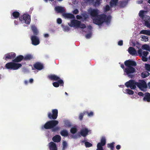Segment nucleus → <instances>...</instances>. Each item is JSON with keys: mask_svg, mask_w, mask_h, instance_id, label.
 Masks as SVG:
<instances>
[{"mask_svg": "<svg viewBox=\"0 0 150 150\" xmlns=\"http://www.w3.org/2000/svg\"><path fill=\"white\" fill-rule=\"evenodd\" d=\"M58 111L57 109H53L52 112H48L47 114L48 117L50 119L53 120L47 121L43 126L42 127V129H51L52 132H56L59 130L60 127L59 126H56L58 123V121L55 120L58 116Z\"/></svg>", "mask_w": 150, "mask_h": 150, "instance_id": "nucleus-1", "label": "nucleus"}, {"mask_svg": "<svg viewBox=\"0 0 150 150\" xmlns=\"http://www.w3.org/2000/svg\"><path fill=\"white\" fill-rule=\"evenodd\" d=\"M124 64L126 68L124 69V74H127L129 77L132 78L134 77V75L132 74L136 72V69L133 67L137 66L136 62L134 61L129 59L125 61Z\"/></svg>", "mask_w": 150, "mask_h": 150, "instance_id": "nucleus-2", "label": "nucleus"}, {"mask_svg": "<svg viewBox=\"0 0 150 150\" xmlns=\"http://www.w3.org/2000/svg\"><path fill=\"white\" fill-rule=\"evenodd\" d=\"M48 77L50 80L57 81L53 83L52 85L54 87H58L59 85L61 86H64V82L59 76L55 74H51L49 75Z\"/></svg>", "mask_w": 150, "mask_h": 150, "instance_id": "nucleus-3", "label": "nucleus"}, {"mask_svg": "<svg viewBox=\"0 0 150 150\" xmlns=\"http://www.w3.org/2000/svg\"><path fill=\"white\" fill-rule=\"evenodd\" d=\"M22 66V65L21 64L16 63L12 61L6 63L5 65V67L8 69L16 70L21 67Z\"/></svg>", "mask_w": 150, "mask_h": 150, "instance_id": "nucleus-4", "label": "nucleus"}, {"mask_svg": "<svg viewBox=\"0 0 150 150\" xmlns=\"http://www.w3.org/2000/svg\"><path fill=\"white\" fill-rule=\"evenodd\" d=\"M106 15L104 14L98 15L96 17L93 19V22L95 24L98 25H101L105 22Z\"/></svg>", "mask_w": 150, "mask_h": 150, "instance_id": "nucleus-5", "label": "nucleus"}, {"mask_svg": "<svg viewBox=\"0 0 150 150\" xmlns=\"http://www.w3.org/2000/svg\"><path fill=\"white\" fill-rule=\"evenodd\" d=\"M125 85L128 88H130L131 89H134L136 88L137 82L134 80H130L126 82Z\"/></svg>", "mask_w": 150, "mask_h": 150, "instance_id": "nucleus-6", "label": "nucleus"}, {"mask_svg": "<svg viewBox=\"0 0 150 150\" xmlns=\"http://www.w3.org/2000/svg\"><path fill=\"white\" fill-rule=\"evenodd\" d=\"M19 20L21 21H24L25 23L29 24L31 21L30 16L28 14H24L22 16L19 18Z\"/></svg>", "mask_w": 150, "mask_h": 150, "instance_id": "nucleus-7", "label": "nucleus"}, {"mask_svg": "<svg viewBox=\"0 0 150 150\" xmlns=\"http://www.w3.org/2000/svg\"><path fill=\"white\" fill-rule=\"evenodd\" d=\"M91 16L95 18L99 14V11L98 9H92L90 8L88 10Z\"/></svg>", "mask_w": 150, "mask_h": 150, "instance_id": "nucleus-8", "label": "nucleus"}, {"mask_svg": "<svg viewBox=\"0 0 150 150\" xmlns=\"http://www.w3.org/2000/svg\"><path fill=\"white\" fill-rule=\"evenodd\" d=\"M69 25L71 27L79 28L80 25V21L75 19L71 21L70 23H68Z\"/></svg>", "mask_w": 150, "mask_h": 150, "instance_id": "nucleus-9", "label": "nucleus"}, {"mask_svg": "<svg viewBox=\"0 0 150 150\" xmlns=\"http://www.w3.org/2000/svg\"><path fill=\"white\" fill-rule=\"evenodd\" d=\"M16 56V54L15 53L10 52L5 54L3 59L6 60L8 59H12L13 60Z\"/></svg>", "mask_w": 150, "mask_h": 150, "instance_id": "nucleus-10", "label": "nucleus"}, {"mask_svg": "<svg viewBox=\"0 0 150 150\" xmlns=\"http://www.w3.org/2000/svg\"><path fill=\"white\" fill-rule=\"evenodd\" d=\"M137 86L141 89L143 88H146L147 87L146 82L143 80H141L140 82H137Z\"/></svg>", "mask_w": 150, "mask_h": 150, "instance_id": "nucleus-11", "label": "nucleus"}, {"mask_svg": "<svg viewBox=\"0 0 150 150\" xmlns=\"http://www.w3.org/2000/svg\"><path fill=\"white\" fill-rule=\"evenodd\" d=\"M31 39L32 44L34 45H38L40 43L39 38L35 35H32L31 36Z\"/></svg>", "mask_w": 150, "mask_h": 150, "instance_id": "nucleus-12", "label": "nucleus"}, {"mask_svg": "<svg viewBox=\"0 0 150 150\" xmlns=\"http://www.w3.org/2000/svg\"><path fill=\"white\" fill-rule=\"evenodd\" d=\"M33 67L36 69L41 70L43 68V65L39 62H36L33 64Z\"/></svg>", "mask_w": 150, "mask_h": 150, "instance_id": "nucleus-13", "label": "nucleus"}, {"mask_svg": "<svg viewBox=\"0 0 150 150\" xmlns=\"http://www.w3.org/2000/svg\"><path fill=\"white\" fill-rule=\"evenodd\" d=\"M23 60H24V56L22 55H19L16 57L12 61L17 63L21 62Z\"/></svg>", "mask_w": 150, "mask_h": 150, "instance_id": "nucleus-14", "label": "nucleus"}, {"mask_svg": "<svg viewBox=\"0 0 150 150\" xmlns=\"http://www.w3.org/2000/svg\"><path fill=\"white\" fill-rule=\"evenodd\" d=\"M129 53L132 56L137 55V52L135 48L132 47H129L128 49Z\"/></svg>", "mask_w": 150, "mask_h": 150, "instance_id": "nucleus-15", "label": "nucleus"}, {"mask_svg": "<svg viewBox=\"0 0 150 150\" xmlns=\"http://www.w3.org/2000/svg\"><path fill=\"white\" fill-rule=\"evenodd\" d=\"M50 150H57L56 144L53 142H50L49 144Z\"/></svg>", "mask_w": 150, "mask_h": 150, "instance_id": "nucleus-16", "label": "nucleus"}, {"mask_svg": "<svg viewBox=\"0 0 150 150\" xmlns=\"http://www.w3.org/2000/svg\"><path fill=\"white\" fill-rule=\"evenodd\" d=\"M89 131L87 128H85L81 130L80 134L82 136L84 137L88 134Z\"/></svg>", "mask_w": 150, "mask_h": 150, "instance_id": "nucleus-17", "label": "nucleus"}, {"mask_svg": "<svg viewBox=\"0 0 150 150\" xmlns=\"http://www.w3.org/2000/svg\"><path fill=\"white\" fill-rule=\"evenodd\" d=\"M62 15L66 18L74 19L75 18L74 15L71 13H63Z\"/></svg>", "mask_w": 150, "mask_h": 150, "instance_id": "nucleus-18", "label": "nucleus"}, {"mask_svg": "<svg viewBox=\"0 0 150 150\" xmlns=\"http://www.w3.org/2000/svg\"><path fill=\"white\" fill-rule=\"evenodd\" d=\"M54 9L57 13H62L64 12L65 11L64 8L60 6L55 7Z\"/></svg>", "mask_w": 150, "mask_h": 150, "instance_id": "nucleus-19", "label": "nucleus"}, {"mask_svg": "<svg viewBox=\"0 0 150 150\" xmlns=\"http://www.w3.org/2000/svg\"><path fill=\"white\" fill-rule=\"evenodd\" d=\"M137 52L139 55L140 57L142 56V55H143V56L146 57L148 54L147 51H144L142 53V50L141 49H139Z\"/></svg>", "mask_w": 150, "mask_h": 150, "instance_id": "nucleus-20", "label": "nucleus"}, {"mask_svg": "<svg viewBox=\"0 0 150 150\" xmlns=\"http://www.w3.org/2000/svg\"><path fill=\"white\" fill-rule=\"evenodd\" d=\"M52 140L54 142H59L61 141V137L59 135H56L52 138Z\"/></svg>", "mask_w": 150, "mask_h": 150, "instance_id": "nucleus-21", "label": "nucleus"}, {"mask_svg": "<svg viewBox=\"0 0 150 150\" xmlns=\"http://www.w3.org/2000/svg\"><path fill=\"white\" fill-rule=\"evenodd\" d=\"M143 100L145 101L150 102V93H146L143 98Z\"/></svg>", "mask_w": 150, "mask_h": 150, "instance_id": "nucleus-22", "label": "nucleus"}, {"mask_svg": "<svg viewBox=\"0 0 150 150\" xmlns=\"http://www.w3.org/2000/svg\"><path fill=\"white\" fill-rule=\"evenodd\" d=\"M118 0H111L109 4L111 7L116 6L118 3Z\"/></svg>", "mask_w": 150, "mask_h": 150, "instance_id": "nucleus-23", "label": "nucleus"}, {"mask_svg": "<svg viewBox=\"0 0 150 150\" xmlns=\"http://www.w3.org/2000/svg\"><path fill=\"white\" fill-rule=\"evenodd\" d=\"M33 59V57L31 54H27L24 57V60L25 61L30 60Z\"/></svg>", "mask_w": 150, "mask_h": 150, "instance_id": "nucleus-24", "label": "nucleus"}, {"mask_svg": "<svg viewBox=\"0 0 150 150\" xmlns=\"http://www.w3.org/2000/svg\"><path fill=\"white\" fill-rule=\"evenodd\" d=\"M31 29L34 35H37L38 33V31L37 28L35 25H33L31 27Z\"/></svg>", "mask_w": 150, "mask_h": 150, "instance_id": "nucleus-25", "label": "nucleus"}, {"mask_svg": "<svg viewBox=\"0 0 150 150\" xmlns=\"http://www.w3.org/2000/svg\"><path fill=\"white\" fill-rule=\"evenodd\" d=\"M20 14L17 11H14L12 13V16L13 17V19H16L19 18Z\"/></svg>", "mask_w": 150, "mask_h": 150, "instance_id": "nucleus-26", "label": "nucleus"}, {"mask_svg": "<svg viewBox=\"0 0 150 150\" xmlns=\"http://www.w3.org/2000/svg\"><path fill=\"white\" fill-rule=\"evenodd\" d=\"M61 135L63 137H66L68 135V131L65 129L62 130L60 132Z\"/></svg>", "mask_w": 150, "mask_h": 150, "instance_id": "nucleus-27", "label": "nucleus"}, {"mask_svg": "<svg viewBox=\"0 0 150 150\" xmlns=\"http://www.w3.org/2000/svg\"><path fill=\"white\" fill-rule=\"evenodd\" d=\"M140 33L150 36V30H143L140 31Z\"/></svg>", "mask_w": 150, "mask_h": 150, "instance_id": "nucleus-28", "label": "nucleus"}, {"mask_svg": "<svg viewBox=\"0 0 150 150\" xmlns=\"http://www.w3.org/2000/svg\"><path fill=\"white\" fill-rule=\"evenodd\" d=\"M127 2L125 1H120L119 3V6L120 7H124L127 4Z\"/></svg>", "mask_w": 150, "mask_h": 150, "instance_id": "nucleus-29", "label": "nucleus"}, {"mask_svg": "<svg viewBox=\"0 0 150 150\" xmlns=\"http://www.w3.org/2000/svg\"><path fill=\"white\" fill-rule=\"evenodd\" d=\"M142 19L144 22V23H146L147 21L150 22V17L148 16H145Z\"/></svg>", "mask_w": 150, "mask_h": 150, "instance_id": "nucleus-30", "label": "nucleus"}, {"mask_svg": "<svg viewBox=\"0 0 150 150\" xmlns=\"http://www.w3.org/2000/svg\"><path fill=\"white\" fill-rule=\"evenodd\" d=\"M142 49L150 51V47L147 44L143 45L142 46Z\"/></svg>", "mask_w": 150, "mask_h": 150, "instance_id": "nucleus-31", "label": "nucleus"}, {"mask_svg": "<svg viewBox=\"0 0 150 150\" xmlns=\"http://www.w3.org/2000/svg\"><path fill=\"white\" fill-rule=\"evenodd\" d=\"M144 12L145 11L144 10H141L139 12V16L142 19L145 16L144 15Z\"/></svg>", "mask_w": 150, "mask_h": 150, "instance_id": "nucleus-32", "label": "nucleus"}, {"mask_svg": "<svg viewBox=\"0 0 150 150\" xmlns=\"http://www.w3.org/2000/svg\"><path fill=\"white\" fill-rule=\"evenodd\" d=\"M114 142H112L110 144H109L108 145V148H110L111 150H114Z\"/></svg>", "mask_w": 150, "mask_h": 150, "instance_id": "nucleus-33", "label": "nucleus"}, {"mask_svg": "<svg viewBox=\"0 0 150 150\" xmlns=\"http://www.w3.org/2000/svg\"><path fill=\"white\" fill-rule=\"evenodd\" d=\"M70 131L71 133L74 134L77 131V129L75 127H73L71 129Z\"/></svg>", "mask_w": 150, "mask_h": 150, "instance_id": "nucleus-34", "label": "nucleus"}, {"mask_svg": "<svg viewBox=\"0 0 150 150\" xmlns=\"http://www.w3.org/2000/svg\"><path fill=\"white\" fill-rule=\"evenodd\" d=\"M141 38L142 40L141 39V40L144 41V42L148 41L149 40L148 37L145 35H142Z\"/></svg>", "mask_w": 150, "mask_h": 150, "instance_id": "nucleus-35", "label": "nucleus"}, {"mask_svg": "<svg viewBox=\"0 0 150 150\" xmlns=\"http://www.w3.org/2000/svg\"><path fill=\"white\" fill-rule=\"evenodd\" d=\"M111 18V16H109L107 17V16L106 15L105 18V22L106 23L109 22L110 21Z\"/></svg>", "mask_w": 150, "mask_h": 150, "instance_id": "nucleus-36", "label": "nucleus"}, {"mask_svg": "<svg viewBox=\"0 0 150 150\" xmlns=\"http://www.w3.org/2000/svg\"><path fill=\"white\" fill-rule=\"evenodd\" d=\"M84 113L87 114L89 117L93 116V112L92 111L89 112L88 111H84Z\"/></svg>", "mask_w": 150, "mask_h": 150, "instance_id": "nucleus-37", "label": "nucleus"}, {"mask_svg": "<svg viewBox=\"0 0 150 150\" xmlns=\"http://www.w3.org/2000/svg\"><path fill=\"white\" fill-rule=\"evenodd\" d=\"M145 68L146 70L150 72V64H145Z\"/></svg>", "mask_w": 150, "mask_h": 150, "instance_id": "nucleus-38", "label": "nucleus"}, {"mask_svg": "<svg viewBox=\"0 0 150 150\" xmlns=\"http://www.w3.org/2000/svg\"><path fill=\"white\" fill-rule=\"evenodd\" d=\"M86 113H84V111L83 113H81L79 116V119L80 120H83V117Z\"/></svg>", "mask_w": 150, "mask_h": 150, "instance_id": "nucleus-39", "label": "nucleus"}, {"mask_svg": "<svg viewBox=\"0 0 150 150\" xmlns=\"http://www.w3.org/2000/svg\"><path fill=\"white\" fill-rule=\"evenodd\" d=\"M102 144V146H104L106 144V140L105 137H103L101 140L100 142Z\"/></svg>", "mask_w": 150, "mask_h": 150, "instance_id": "nucleus-40", "label": "nucleus"}, {"mask_svg": "<svg viewBox=\"0 0 150 150\" xmlns=\"http://www.w3.org/2000/svg\"><path fill=\"white\" fill-rule=\"evenodd\" d=\"M127 93L130 95H133L134 94V91L129 89H126Z\"/></svg>", "mask_w": 150, "mask_h": 150, "instance_id": "nucleus-41", "label": "nucleus"}, {"mask_svg": "<svg viewBox=\"0 0 150 150\" xmlns=\"http://www.w3.org/2000/svg\"><path fill=\"white\" fill-rule=\"evenodd\" d=\"M85 144L86 147H89L92 146V144L88 142H86Z\"/></svg>", "mask_w": 150, "mask_h": 150, "instance_id": "nucleus-42", "label": "nucleus"}, {"mask_svg": "<svg viewBox=\"0 0 150 150\" xmlns=\"http://www.w3.org/2000/svg\"><path fill=\"white\" fill-rule=\"evenodd\" d=\"M89 33L88 34L85 35V37L87 39L90 38L91 36V30H89Z\"/></svg>", "mask_w": 150, "mask_h": 150, "instance_id": "nucleus-43", "label": "nucleus"}, {"mask_svg": "<svg viewBox=\"0 0 150 150\" xmlns=\"http://www.w3.org/2000/svg\"><path fill=\"white\" fill-rule=\"evenodd\" d=\"M63 149L64 150L67 146V144L66 141H64L62 143Z\"/></svg>", "mask_w": 150, "mask_h": 150, "instance_id": "nucleus-44", "label": "nucleus"}, {"mask_svg": "<svg viewBox=\"0 0 150 150\" xmlns=\"http://www.w3.org/2000/svg\"><path fill=\"white\" fill-rule=\"evenodd\" d=\"M110 10V7L109 5H107L106 6L104 9V11H108Z\"/></svg>", "mask_w": 150, "mask_h": 150, "instance_id": "nucleus-45", "label": "nucleus"}, {"mask_svg": "<svg viewBox=\"0 0 150 150\" xmlns=\"http://www.w3.org/2000/svg\"><path fill=\"white\" fill-rule=\"evenodd\" d=\"M81 28H86V25L83 23H81V22L80 21V25L79 27Z\"/></svg>", "mask_w": 150, "mask_h": 150, "instance_id": "nucleus-46", "label": "nucleus"}, {"mask_svg": "<svg viewBox=\"0 0 150 150\" xmlns=\"http://www.w3.org/2000/svg\"><path fill=\"white\" fill-rule=\"evenodd\" d=\"M149 22L147 21L146 23H144V25L148 28H150V23Z\"/></svg>", "mask_w": 150, "mask_h": 150, "instance_id": "nucleus-47", "label": "nucleus"}, {"mask_svg": "<svg viewBox=\"0 0 150 150\" xmlns=\"http://www.w3.org/2000/svg\"><path fill=\"white\" fill-rule=\"evenodd\" d=\"M57 22L59 24H61L62 23V19L59 18H58L57 19Z\"/></svg>", "mask_w": 150, "mask_h": 150, "instance_id": "nucleus-48", "label": "nucleus"}, {"mask_svg": "<svg viewBox=\"0 0 150 150\" xmlns=\"http://www.w3.org/2000/svg\"><path fill=\"white\" fill-rule=\"evenodd\" d=\"M148 75H146L145 74H144V73H142L141 74L142 77V78H144L149 75V74L148 73Z\"/></svg>", "mask_w": 150, "mask_h": 150, "instance_id": "nucleus-49", "label": "nucleus"}, {"mask_svg": "<svg viewBox=\"0 0 150 150\" xmlns=\"http://www.w3.org/2000/svg\"><path fill=\"white\" fill-rule=\"evenodd\" d=\"M100 0H96V1L95 2V4L96 5H99L101 2H100Z\"/></svg>", "mask_w": 150, "mask_h": 150, "instance_id": "nucleus-50", "label": "nucleus"}, {"mask_svg": "<svg viewBox=\"0 0 150 150\" xmlns=\"http://www.w3.org/2000/svg\"><path fill=\"white\" fill-rule=\"evenodd\" d=\"M85 1L86 3L91 4L94 1V0H85Z\"/></svg>", "mask_w": 150, "mask_h": 150, "instance_id": "nucleus-51", "label": "nucleus"}, {"mask_svg": "<svg viewBox=\"0 0 150 150\" xmlns=\"http://www.w3.org/2000/svg\"><path fill=\"white\" fill-rule=\"evenodd\" d=\"M142 60L143 61L146 62L147 60V59L146 57L142 56Z\"/></svg>", "mask_w": 150, "mask_h": 150, "instance_id": "nucleus-52", "label": "nucleus"}, {"mask_svg": "<svg viewBox=\"0 0 150 150\" xmlns=\"http://www.w3.org/2000/svg\"><path fill=\"white\" fill-rule=\"evenodd\" d=\"M118 44L120 46H122L123 44V41L122 40L119 41L118 42Z\"/></svg>", "mask_w": 150, "mask_h": 150, "instance_id": "nucleus-53", "label": "nucleus"}, {"mask_svg": "<svg viewBox=\"0 0 150 150\" xmlns=\"http://www.w3.org/2000/svg\"><path fill=\"white\" fill-rule=\"evenodd\" d=\"M73 13L74 14H77L79 13V11L77 9H76L73 12Z\"/></svg>", "mask_w": 150, "mask_h": 150, "instance_id": "nucleus-54", "label": "nucleus"}, {"mask_svg": "<svg viewBox=\"0 0 150 150\" xmlns=\"http://www.w3.org/2000/svg\"><path fill=\"white\" fill-rule=\"evenodd\" d=\"M102 144L100 142L98 143L97 145V148H102Z\"/></svg>", "mask_w": 150, "mask_h": 150, "instance_id": "nucleus-55", "label": "nucleus"}, {"mask_svg": "<svg viewBox=\"0 0 150 150\" xmlns=\"http://www.w3.org/2000/svg\"><path fill=\"white\" fill-rule=\"evenodd\" d=\"M76 18L78 20H79L81 18V16L77 15L76 16Z\"/></svg>", "mask_w": 150, "mask_h": 150, "instance_id": "nucleus-56", "label": "nucleus"}, {"mask_svg": "<svg viewBox=\"0 0 150 150\" xmlns=\"http://www.w3.org/2000/svg\"><path fill=\"white\" fill-rule=\"evenodd\" d=\"M138 95L140 96H144V94L142 92H139L138 93Z\"/></svg>", "mask_w": 150, "mask_h": 150, "instance_id": "nucleus-57", "label": "nucleus"}, {"mask_svg": "<svg viewBox=\"0 0 150 150\" xmlns=\"http://www.w3.org/2000/svg\"><path fill=\"white\" fill-rule=\"evenodd\" d=\"M120 147H121L119 145H117L116 146V148L117 150L120 149Z\"/></svg>", "mask_w": 150, "mask_h": 150, "instance_id": "nucleus-58", "label": "nucleus"}, {"mask_svg": "<svg viewBox=\"0 0 150 150\" xmlns=\"http://www.w3.org/2000/svg\"><path fill=\"white\" fill-rule=\"evenodd\" d=\"M69 28L67 26L65 27L64 29L66 30H69Z\"/></svg>", "mask_w": 150, "mask_h": 150, "instance_id": "nucleus-59", "label": "nucleus"}, {"mask_svg": "<svg viewBox=\"0 0 150 150\" xmlns=\"http://www.w3.org/2000/svg\"><path fill=\"white\" fill-rule=\"evenodd\" d=\"M33 79H30L29 80V82L30 83H32L33 82Z\"/></svg>", "mask_w": 150, "mask_h": 150, "instance_id": "nucleus-60", "label": "nucleus"}, {"mask_svg": "<svg viewBox=\"0 0 150 150\" xmlns=\"http://www.w3.org/2000/svg\"><path fill=\"white\" fill-rule=\"evenodd\" d=\"M120 67L123 69H124L125 68L124 65L123 64H121L120 65Z\"/></svg>", "mask_w": 150, "mask_h": 150, "instance_id": "nucleus-61", "label": "nucleus"}, {"mask_svg": "<svg viewBox=\"0 0 150 150\" xmlns=\"http://www.w3.org/2000/svg\"><path fill=\"white\" fill-rule=\"evenodd\" d=\"M44 36L45 38H48L49 36V35L47 34H45L44 35Z\"/></svg>", "mask_w": 150, "mask_h": 150, "instance_id": "nucleus-62", "label": "nucleus"}, {"mask_svg": "<svg viewBox=\"0 0 150 150\" xmlns=\"http://www.w3.org/2000/svg\"><path fill=\"white\" fill-rule=\"evenodd\" d=\"M28 81L27 80H25L24 81V83L25 85H27L28 84Z\"/></svg>", "mask_w": 150, "mask_h": 150, "instance_id": "nucleus-63", "label": "nucleus"}, {"mask_svg": "<svg viewBox=\"0 0 150 150\" xmlns=\"http://www.w3.org/2000/svg\"><path fill=\"white\" fill-rule=\"evenodd\" d=\"M97 150H103V147L102 148H97Z\"/></svg>", "mask_w": 150, "mask_h": 150, "instance_id": "nucleus-64", "label": "nucleus"}]
</instances>
